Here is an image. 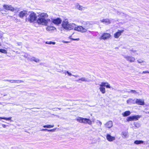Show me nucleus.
<instances>
[{
    "instance_id": "obj_1",
    "label": "nucleus",
    "mask_w": 149,
    "mask_h": 149,
    "mask_svg": "<svg viewBox=\"0 0 149 149\" xmlns=\"http://www.w3.org/2000/svg\"><path fill=\"white\" fill-rule=\"evenodd\" d=\"M48 16L46 13H42L40 15V17L37 20V22L39 24L47 25L48 19H46Z\"/></svg>"
},
{
    "instance_id": "obj_2",
    "label": "nucleus",
    "mask_w": 149,
    "mask_h": 149,
    "mask_svg": "<svg viewBox=\"0 0 149 149\" xmlns=\"http://www.w3.org/2000/svg\"><path fill=\"white\" fill-rule=\"evenodd\" d=\"M75 26H76L75 24L70 23L67 21L66 19V32L68 33V32H69L70 33V34H73L74 33L71 32L70 31L72 30Z\"/></svg>"
},
{
    "instance_id": "obj_3",
    "label": "nucleus",
    "mask_w": 149,
    "mask_h": 149,
    "mask_svg": "<svg viewBox=\"0 0 149 149\" xmlns=\"http://www.w3.org/2000/svg\"><path fill=\"white\" fill-rule=\"evenodd\" d=\"M87 25L88 26H84V28H83L81 26H78L77 27H76L75 26L74 27V30L82 32H86L87 31V30L90 28L89 25L88 24Z\"/></svg>"
},
{
    "instance_id": "obj_4",
    "label": "nucleus",
    "mask_w": 149,
    "mask_h": 149,
    "mask_svg": "<svg viewBox=\"0 0 149 149\" xmlns=\"http://www.w3.org/2000/svg\"><path fill=\"white\" fill-rule=\"evenodd\" d=\"M37 16L36 14L33 12H31L27 19L29 22L30 23L33 22L36 19Z\"/></svg>"
},
{
    "instance_id": "obj_5",
    "label": "nucleus",
    "mask_w": 149,
    "mask_h": 149,
    "mask_svg": "<svg viewBox=\"0 0 149 149\" xmlns=\"http://www.w3.org/2000/svg\"><path fill=\"white\" fill-rule=\"evenodd\" d=\"M3 6L5 9L7 10H10L12 12H14L15 10H16V9H15L11 5L4 4L3 5Z\"/></svg>"
},
{
    "instance_id": "obj_6",
    "label": "nucleus",
    "mask_w": 149,
    "mask_h": 149,
    "mask_svg": "<svg viewBox=\"0 0 149 149\" xmlns=\"http://www.w3.org/2000/svg\"><path fill=\"white\" fill-rule=\"evenodd\" d=\"M124 58L128 61L130 63L134 62L135 58L131 56H124Z\"/></svg>"
},
{
    "instance_id": "obj_7",
    "label": "nucleus",
    "mask_w": 149,
    "mask_h": 149,
    "mask_svg": "<svg viewBox=\"0 0 149 149\" xmlns=\"http://www.w3.org/2000/svg\"><path fill=\"white\" fill-rule=\"evenodd\" d=\"M28 14V11L26 10H23L20 11L19 14V17L22 18H23L24 16L26 17Z\"/></svg>"
},
{
    "instance_id": "obj_8",
    "label": "nucleus",
    "mask_w": 149,
    "mask_h": 149,
    "mask_svg": "<svg viewBox=\"0 0 149 149\" xmlns=\"http://www.w3.org/2000/svg\"><path fill=\"white\" fill-rule=\"evenodd\" d=\"M111 36V35L108 33H104L103 34L102 36L100 38V39L104 40L109 39Z\"/></svg>"
},
{
    "instance_id": "obj_9",
    "label": "nucleus",
    "mask_w": 149,
    "mask_h": 149,
    "mask_svg": "<svg viewBox=\"0 0 149 149\" xmlns=\"http://www.w3.org/2000/svg\"><path fill=\"white\" fill-rule=\"evenodd\" d=\"M135 103H136L138 105H144L145 103L143 100H142L141 99H136L135 102Z\"/></svg>"
},
{
    "instance_id": "obj_10",
    "label": "nucleus",
    "mask_w": 149,
    "mask_h": 149,
    "mask_svg": "<svg viewBox=\"0 0 149 149\" xmlns=\"http://www.w3.org/2000/svg\"><path fill=\"white\" fill-rule=\"evenodd\" d=\"M75 81L79 83H81V81H85L87 82L90 81V80L88 79L85 77H82L79 79H78L76 80Z\"/></svg>"
},
{
    "instance_id": "obj_11",
    "label": "nucleus",
    "mask_w": 149,
    "mask_h": 149,
    "mask_svg": "<svg viewBox=\"0 0 149 149\" xmlns=\"http://www.w3.org/2000/svg\"><path fill=\"white\" fill-rule=\"evenodd\" d=\"M106 137L107 139L109 141H112L115 139V137L112 136L108 134H107Z\"/></svg>"
},
{
    "instance_id": "obj_12",
    "label": "nucleus",
    "mask_w": 149,
    "mask_h": 149,
    "mask_svg": "<svg viewBox=\"0 0 149 149\" xmlns=\"http://www.w3.org/2000/svg\"><path fill=\"white\" fill-rule=\"evenodd\" d=\"M86 118H83L81 117H79L77 119V120L79 122L81 123L85 124Z\"/></svg>"
},
{
    "instance_id": "obj_13",
    "label": "nucleus",
    "mask_w": 149,
    "mask_h": 149,
    "mask_svg": "<svg viewBox=\"0 0 149 149\" xmlns=\"http://www.w3.org/2000/svg\"><path fill=\"white\" fill-rule=\"evenodd\" d=\"M52 22L55 24L58 25L61 23V20L60 19L58 18L56 19H53Z\"/></svg>"
},
{
    "instance_id": "obj_14",
    "label": "nucleus",
    "mask_w": 149,
    "mask_h": 149,
    "mask_svg": "<svg viewBox=\"0 0 149 149\" xmlns=\"http://www.w3.org/2000/svg\"><path fill=\"white\" fill-rule=\"evenodd\" d=\"M124 31L123 30L120 31L118 30V31L114 34V37L116 38H118L121 34V33Z\"/></svg>"
},
{
    "instance_id": "obj_15",
    "label": "nucleus",
    "mask_w": 149,
    "mask_h": 149,
    "mask_svg": "<svg viewBox=\"0 0 149 149\" xmlns=\"http://www.w3.org/2000/svg\"><path fill=\"white\" fill-rule=\"evenodd\" d=\"M105 125L106 127L110 128L113 126L112 122L111 121H109L106 123Z\"/></svg>"
},
{
    "instance_id": "obj_16",
    "label": "nucleus",
    "mask_w": 149,
    "mask_h": 149,
    "mask_svg": "<svg viewBox=\"0 0 149 149\" xmlns=\"http://www.w3.org/2000/svg\"><path fill=\"white\" fill-rule=\"evenodd\" d=\"M100 21L101 22L107 24H109L111 23L110 20L108 18L103 19L102 20H101Z\"/></svg>"
},
{
    "instance_id": "obj_17",
    "label": "nucleus",
    "mask_w": 149,
    "mask_h": 149,
    "mask_svg": "<svg viewBox=\"0 0 149 149\" xmlns=\"http://www.w3.org/2000/svg\"><path fill=\"white\" fill-rule=\"evenodd\" d=\"M100 86H106L107 88H111L110 85L108 82H102L100 85Z\"/></svg>"
},
{
    "instance_id": "obj_18",
    "label": "nucleus",
    "mask_w": 149,
    "mask_h": 149,
    "mask_svg": "<svg viewBox=\"0 0 149 149\" xmlns=\"http://www.w3.org/2000/svg\"><path fill=\"white\" fill-rule=\"evenodd\" d=\"M76 8L80 10H84L86 9L87 8L86 7H83L82 6H80L77 3L76 5Z\"/></svg>"
},
{
    "instance_id": "obj_19",
    "label": "nucleus",
    "mask_w": 149,
    "mask_h": 149,
    "mask_svg": "<svg viewBox=\"0 0 149 149\" xmlns=\"http://www.w3.org/2000/svg\"><path fill=\"white\" fill-rule=\"evenodd\" d=\"M99 89L102 93L104 94L105 93V89L104 87L102 86H100Z\"/></svg>"
},
{
    "instance_id": "obj_20",
    "label": "nucleus",
    "mask_w": 149,
    "mask_h": 149,
    "mask_svg": "<svg viewBox=\"0 0 149 149\" xmlns=\"http://www.w3.org/2000/svg\"><path fill=\"white\" fill-rule=\"evenodd\" d=\"M66 104H67V105L68 106L69 105L71 106L73 105V103L72 101L70 100H66Z\"/></svg>"
},
{
    "instance_id": "obj_21",
    "label": "nucleus",
    "mask_w": 149,
    "mask_h": 149,
    "mask_svg": "<svg viewBox=\"0 0 149 149\" xmlns=\"http://www.w3.org/2000/svg\"><path fill=\"white\" fill-rule=\"evenodd\" d=\"M130 111H126L124 113H123L122 115L123 116H126L129 115L130 114Z\"/></svg>"
},
{
    "instance_id": "obj_22",
    "label": "nucleus",
    "mask_w": 149,
    "mask_h": 149,
    "mask_svg": "<svg viewBox=\"0 0 149 149\" xmlns=\"http://www.w3.org/2000/svg\"><path fill=\"white\" fill-rule=\"evenodd\" d=\"M54 127V125H44L43 126L44 128H51L53 127Z\"/></svg>"
},
{
    "instance_id": "obj_23",
    "label": "nucleus",
    "mask_w": 149,
    "mask_h": 149,
    "mask_svg": "<svg viewBox=\"0 0 149 149\" xmlns=\"http://www.w3.org/2000/svg\"><path fill=\"white\" fill-rule=\"evenodd\" d=\"M127 104H130V103H135V102L134 101V100H132V99L130 98L129 99H128V100L127 101Z\"/></svg>"
},
{
    "instance_id": "obj_24",
    "label": "nucleus",
    "mask_w": 149,
    "mask_h": 149,
    "mask_svg": "<svg viewBox=\"0 0 149 149\" xmlns=\"http://www.w3.org/2000/svg\"><path fill=\"white\" fill-rule=\"evenodd\" d=\"M128 93H132L134 94H139V92H137L135 90H131L130 91H129L127 92Z\"/></svg>"
},
{
    "instance_id": "obj_25",
    "label": "nucleus",
    "mask_w": 149,
    "mask_h": 149,
    "mask_svg": "<svg viewBox=\"0 0 149 149\" xmlns=\"http://www.w3.org/2000/svg\"><path fill=\"white\" fill-rule=\"evenodd\" d=\"M143 141L141 140H136L134 141V143L136 144H139L141 143H143Z\"/></svg>"
},
{
    "instance_id": "obj_26",
    "label": "nucleus",
    "mask_w": 149,
    "mask_h": 149,
    "mask_svg": "<svg viewBox=\"0 0 149 149\" xmlns=\"http://www.w3.org/2000/svg\"><path fill=\"white\" fill-rule=\"evenodd\" d=\"M133 116L134 120H137L141 117V116L138 115L137 116Z\"/></svg>"
},
{
    "instance_id": "obj_27",
    "label": "nucleus",
    "mask_w": 149,
    "mask_h": 149,
    "mask_svg": "<svg viewBox=\"0 0 149 149\" xmlns=\"http://www.w3.org/2000/svg\"><path fill=\"white\" fill-rule=\"evenodd\" d=\"M0 52L5 54L7 53V52L6 50L2 49H0Z\"/></svg>"
},
{
    "instance_id": "obj_28",
    "label": "nucleus",
    "mask_w": 149,
    "mask_h": 149,
    "mask_svg": "<svg viewBox=\"0 0 149 149\" xmlns=\"http://www.w3.org/2000/svg\"><path fill=\"white\" fill-rule=\"evenodd\" d=\"M85 124H88L89 125H91L92 124V121L89 119L87 118L86 119Z\"/></svg>"
},
{
    "instance_id": "obj_29",
    "label": "nucleus",
    "mask_w": 149,
    "mask_h": 149,
    "mask_svg": "<svg viewBox=\"0 0 149 149\" xmlns=\"http://www.w3.org/2000/svg\"><path fill=\"white\" fill-rule=\"evenodd\" d=\"M130 52L131 54H134L136 52V50L135 49H132L130 50Z\"/></svg>"
},
{
    "instance_id": "obj_30",
    "label": "nucleus",
    "mask_w": 149,
    "mask_h": 149,
    "mask_svg": "<svg viewBox=\"0 0 149 149\" xmlns=\"http://www.w3.org/2000/svg\"><path fill=\"white\" fill-rule=\"evenodd\" d=\"M32 61H34L36 62H38L39 61V60L38 59L36 58L33 57L31 58Z\"/></svg>"
},
{
    "instance_id": "obj_31",
    "label": "nucleus",
    "mask_w": 149,
    "mask_h": 149,
    "mask_svg": "<svg viewBox=\"0 0 149 149\" xmlns=\"http://www.w3.org/2000/svg\"><path fill=\"white\" fill-rule=\"evenodd\" d=\"M133 116H130L128 118L127 121H130L134 120Z\"/></svg>"
},
{
    "instance_id": "obj_32",
    "label": "nucleus",
    "mask_w": 149,
    "mask_h": 149,
    "mask_svg": "<svg viewBox=\"0 0 149 149\" xmlns=\"http://www.w3.org/2000/svg\"><path fill=\"white\" fill-rule=\"evenodd\" d=\"M46 43L48 44H52L53 45H55V42H53L52 41H47L46 42Z\"/></svg>"
},
{
    "instance_id": "obj_33",
    "label": "nucleus",
    "mask_w": 149,
    "mask_h": 149,
    "mask_svg": "<svg viewBox=\"0 0 149 149\" xmlns=\"http://www.w3.org/2000/svg\"><path fill=\"white\" fill-rule=\"evenodd\" d=\"M15 83H20L24 82L23 81L21 80H15Z\"/></svg>"
},
{
    "instance_id": "obj_34",
    "label": "nucleus",
    "mask_w": 149,
    "mask_h": 149,
    "mask_svg": "<svg viewBox=\"0 0 149 149\" xmlns=\"http://www.w3.org/2000/svg\"><path fill=\"white\" fill-rule=\"evenodd\" d=\"M66 72L68 74V75L69 76H74V77H78V75H72V74L70 73V72H69L68 71H67Z\"/></svg>"
},
{
    "instance_id": "obj_35",
    "label": "nucleus",
    "mask_w": 149,
    "mask_h": 149,
    "mask_svg": "<svg viewBox=\"0 0 149 149\" xmlns=\"http://www.w3.org/2000/svg\"><path fill=\"white\" fill-rule=\"evenodd\" d=\"M1 118V119H4L6 120H10L11 119V117H9L8 118H5V117H3Z\"/></svg>"
},
{
    "instance_id": "obj_36",
    "label": "nucleus",
    "mask_w": 149,
    "mask_h": 149,
    "mask_svg": "<svg viewBox=\"0 0 149 149\" xmlns=\"http://www.w3.org/2000/svg\"><path fill=\"white\" fill-rule=\"evenodd\" d=\"M137 61L138 63H144L145 62V61H143L141 59H139Z\"/></svg>"
},
{
    "instance_id": "obj_37",
    "label": "nucleus",
    "mask_w": 149,
    "mask_h": 149,
    "mask_svg": "<svg viewBox=\"0 0 149 149\" xmlns=\"http://www.w3.org/2000/svg\"><path fill=\"white\" fill-rule=\"evenodd\" d=\"M122 134L123 136L124 137V138H126L127 134V133L125 132H122Z\"/></svg>"
},
{
    "instance_id": "obj_38",
    "label": "nucleus",
    "mask_w": 149,
    "mask_h": 149,
    "mask_svg": "<svg viewBox=\"0 0 149 149\" xmlns=\"http://www.w3.org/2000/svg\"><path fill=\"white\" fill-rule=\"evenodd\" d=\"M71 35L70 36V39H71V40H79V38H76V39H74L73 38H71Z\"/></svg>"
},
{
    "instance_id": "obj_39",
    "label": "nucleus",
    "mask_w": 149,
    "mask_h": 149,
    "mask_svg": "<svg viewBox=\"0 0 149 149\" xmlns=\"http://www.w3.org/2000/svg\"><path fill=\"white\" fill-rule=\"evenodd\" d=\"M56 128H54L52 129H51V130H47V131L49 132H54L55 131V130H56Z\"/></svg>"
},
{
    "instance_id": "obj_40",
    "label": "nucleus",
    "mask_w": 149,
    "mask_h": 149,
    "mask_svg": "<svg viewBox=\"0 0 149 149\" xmlns=\"http://www.w3.org/2000/svg\"><path fill=\"white\" fill-rule=\"evenodd\" d=\"M7 81L11 83H15L14 80H7Z\"/></svg>"
},
{
    "instance_id": "obj_41",
    "label": "nucleus",
    "mask_w": 149,
    "mask_h": 149,
    "mask_svg": "<svg viewBox=\"0 0 149 149\" xmlns=\"http://www.w3.org/2000/svg\"><path fill=\"white\" fill-rule=\"evenodd\" d=\"M146 73H149V71H147V70H146V71H143L142 72V73H143V74Z\"/></svg>"
},
{
    "instance_id": "obj_42",
    "label": "nucleus",
    "mask_w": 149,
    "mask_h": 149,
    "mask_svg": "<svg viewBox=\"0 0 149 149\" xmlns=\"http://www.w3.org/2000/svg\"><path fill=\"white\" fill-rule=\"evenodd\" d=\"M17 45L19 46L22 45V43L21 42H18L17 43Z\"/></svg>"
},
{
    "instance_id": "obj_43",
    "label": "nucleus",
    "mask_w": 149,
    "mask_h": 149,
    "mask_svg": "<svg viewBox=\"0 0 149 149\" xmlns=\"http://www.w3.org/2000/svg\"><path fill=\"white\" fill-rule=\"evenodd\" d=\"M62 27L64 28V29H65V25L64 24V23H63V24H62Z\"/></svg>"
},
{
    "instance_id": "obj_44",
    "label": "nucleus",
    "mask_w": 149,
    "mask_h": 149,
    "mask_svg": "<svg viewBox=\"0 0 149 149\" xmlns=\"http://www.w3.org/2000/svg\"><path fill=\"white\" fill-rule=\"evenodd\" d=\"M2 126L3 127H4V128H5L6 127V125H5V124H2Z\"/></svg>"
},
{
    "instance_id": "obj_45",
    "label": "nucleus",
    "mask_w": 149,
    "mask_h": 149,
    "mask_svg": "<svg viewBox=\"0 0 149 149\" xmlns=\"http://www.w3.org/2000/svg\"><path fill=\"white\" fill-rule=\"evenodd\" d=\"M47 129H42V131H46V130H47Z\"/></svg>"
},
{
    "instance_id": "obj_46",
    "label": "nucleus",
    "mask_w": 149,
    "mask_h": 149,
    "mask_svg": "<svg viewBox=\"0 0 149 149\" xmlns=\"http://www.w3.org/2000/svg\"><path fill=\"white\" fill-rule=\"evenodd\" d=\"M99 123L100 124V125H102V123L100 121H99Z\"/></svg>"
},
{
    "instance_id": "obj_47",
    "label": "nucleus",
    "mask_w": 149,
    "mask_h": 149,
    "mask_svg": "<svg viewBox=\"0 0 149 149\" xmlns=\"http://www.w3.org/2000/svg\"><path fill=\"white\" fill-rule=\"evenodd\" d=\"M2 37V35L0 33V38Z\"/></svg>"
},
{
    "instance_id": "obj_48",
    "label": "nucleus",
    "mask_w": 149,
    "mask_h": 149,
    "mask_svg": "<svg viewBox=\"0 0 149 149\" xmlns=\"http://www.w3.org/2000/svg\"><path fill=\"white\" fill-rule=\"evenodd\" d=\"M71 109V107H70V108H69L68 107H67V109Z\"/></svg>"
},
{
    "instance_id": "obj_49",
    "label": "nucleus",
    "mask_w": 149,
    "mask_h": 149,
    "mask_svg": "<svg viewBox=\"0 0 149 149\" xmlns=\"http://www.w3.org/2000/svg\"><path fill=\"white\" fill-rule=\"evenodd\" d=\"M68 42H67V41H66V42H66V43H68Z\"/></svg>"
},
{
    "instance_id": "obj_50",
    "label": "nucleus",
    "mask_w": 149,
    "mask_h": 149,
    "mask_svg": "<svg viewBox=\"0 0 149 149\" xmlns=\"http://www.w3.org/2000/svg\"><path fill=\"white\" fill-rule=\"evenodd\" d=\"M1 44H0V46H1Z\"/></svg>"
}]
</instances>
